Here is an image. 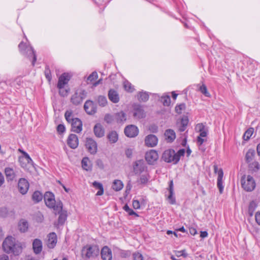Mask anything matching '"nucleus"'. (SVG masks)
<instances>
[{"label":"nucleus","instance_id":"39","mask_svg":"<svg viewBox=\"0 0 260 260\" xmlns=\"http://www.w3.org/2000/svg\"><path fill=\"white\" fill-rule=\"evenodd\" d=\"M140 102H146L149 99V95L146 92H140L138 95Z\"/></svg>","mask_w":260,"mask_h":260},{"label":"nucleus","instance_id":"60","mask_svg":"<svg viewBox=\"0 0 260 260\" xmlns=\"http://www.w3.org/2000/svg\"><path fill=\"white\" fill-rule=\"evenodd\" d=\"M255 218L256 223L260 225V212H257L255 215Z\"/></svg>","mask_w":260,"mask_h":260},{"label":"nucleus","instance_id":"61","mask_svg":"<svg viewBox=\"0 0 260 260\" xmlns=\"http://www.w3.org/2000/svg\"><path fill=\"white\" fill-rule=\"evenodd\" d=\"M200 136H198L197 138V142L199 145H201L204 142L205 140Z\"/></svg>","mask_w":260,"mask_h":260},{"label":"nucleus","instance_id":"64","mask_svg":"<svg viewBox=\"0 0 260 260\" xmlns=\"http://www.w3.org/2000/svg\"><path fill=\"white\" fill-rule=\"evenodd\" d=\"M0 260H9V259L7 255L2 254L0 255Z\"/></svg>","mask_w":260,"mask_h":260},{"label":"nucleus","instance_id":"25","mask_svg":"<svg viewBox=\"0 0 260 260\" xmlns=\"http://www.w3.org/2000/svg\"><path fill=\"white\" fill-rule=\"evenodd\" d=\"M223 171L221 169H220L218 172V177H217V185L219 189V191L220 194L223 192L224 186L223 185Z\"/></svg>","mask_w":260,"mask_h":260},{"label":"nucleus","instance_id":"4","mask_svg":"<svg viewBox=\"0 0 260 260\" xmlns=\"http://www.w3.org/2000/svg\"><path fill=\"white\" fill-rule=\"evenodd\" d=\"M18 48L21 54L27 56L29 60L32 59V65L34 66L37 60V56L33 48L22 42L19 44Z\"/></svg>","mask_w":260,"mask_h":260},{"label":"nucleus","instance_id":"45","mask_svg":"<svg viewBox=\"0 0 260 260\" xmlns=\"http://www.w3.org/2000/svg\"><path fill=\"white\" fill-rule=\"evenodd\" d=\"M98 102L99 104L103 107L105 106L107 103L106 98L102 95H100L98 97Z\"/></svg>","mask_w":260,"mask_h":260},{"label":"nucleus","instance_id":"23","mask_svg":"<svg viewBox=\"0 0 260 260\" xmlns=\"http://www.w3.org/2000/svg\"><path fill=\"white\" fill-rule=\"evenodd\" d=\"M164 135L165 140L169 143L173 142L176 139V133L172 129H167L166 130Z\"/></svg>","mask_w":260,"mask_h":260},{"label":"nucleus","instance_id":"50","mask_svg":"<svg viewBox=\"0 0 260 260\" xmlns=\"http://www.w3.org/2000/svg\"><path fill=\"white\" fill-rule=\"evenodd\" d=\"M250 168L253 171L256 172L259 169V165L258 162L254 161L249 165Z\"/></svg>","mask_w":260,"mask_h":260},{"label":"nucleus","instance_id":"7","mask_svg":"<svg viewBox=\"0 0 260 260\" xmlns=\"http://www.w3.org/2000/svg\"><path fill=\"white\" fill-rule=\"evenodd\" d=\"M242 187L247 191H251L255 187V182L253 178L250 175H243L241 179Z\"/></svg>","mask_w":260,"mask_h":260},{"label":"nucleus","instance_id":"14","mask_svg":"<svg viewBox=\"0 0 260 260\" xmlns=\"http://www.w3.org/2000/svg\"><path fill=\"white\" fill-rule=\"evenodd\" d=\"M70 76L68 73H63L58 78L57 87L58 88H61L64 87L68 84L70 80Z\"/></svg>","mask_w":260,"mask_h":260},{"label":"nucleus","instance_id":"37","mask_svg":"<svg viewBox=\"0 0 260 260\" xmlns=\"http://www.w3.org/2000/svg\"><path fill=\"white\" fill-rule=\"evenodd\" d=\"M255 152L254 149H249L245 156L246 161L249 162L252 161L255 156Z\"/></svg>","mask_w":260,"mask_h":260},{"label":"nucleus","instance_id":"18","mask_svg":"<svg viewBox=\"0 0 260 260\" xmlns=\"http://www.w3.org/2000/svg\"><path fill=\"white\" fill-rule=\"evenodd\" d=\"M67 144L71 148H76L79 144V140L77 136L75 134H70L67 140Z\"/></svg>","mask_w":260,"mask_h":260},{"label":"nucleus","instance_id":"54","mask_svg":"<svg viewBox=\"0 0 260 260\" xmlns=\"http://www.w3.org/2000/svg\"><path fill=\"white\" fill-rule=\"evenodd\" d=\"M98 75L96 72H92L87 78V80L90 82L94 81L98 78Z\"/></svg>","mask_w":260,"mask_h":260},{"label":"nucleus","instance_id":"58","mask_svg":"<svg viewBox=\"0 0 260 260\" xmlns=\"http://www.w3.org/2000/svg\"><path fill=\"white\" fill-rule=\"evenodd\" d=\"M133 150L131 148H128L125 150V155L126 156L130 158L132 157L133 155Z\"/></svg>","mask_w":260,"mask_h":260},{"label":"nucleus","instance_id":"17","mask_svg":"<svg viewBox=\"0 0 260 260\" xmlns=\"http://www.w3.org/2000/svg\"><path fill=\"white\" fill-rule=\"evenodd\" d=\"M57 236L55 233L52 232L47 235V245L50 249L53 248L57 243Z\"/></svg>","mask_w":260,"mask_h":260},{"label":"nucleus","instance_id":"51","mask_svg":"<svg viewBox=\"0 0 260 260\" xmlns=\"http://www.w3.org/2000/svg\"><path fill=\"white\" fill-rule=\"evenodd\" d=\"M185 109V105L183 103L177 105L175 107V111L178 114H181L183 110Z\"/></svg>","mask_w":260,"mask_h":260},{"label":"nucleus","instance_id":"59","mask_svg":"<svg viewBox=\"0 0 260 260\" xmlns=\"http://www.w3.org/2000/svg\"><path fill=\"white\" fill-rule=\"evenodd\" d=\"M19 151L22 153V154H23L25 158H26V159L27 160L28 162H29V160H30V161L32 160V159L30 158V157L29 156V155L26 152H25L23 150H21L20 149H19Z\"/></svg>","mask_w":260,"mask_h":260},{"label":"nucleus","instance_id":"13","mask_svg":"<svg viewBox=\"0 0 260 260\" xmlns=\"http://www.w3.org/2000/svg\"><path fill=\"white\" fill-rule=\"evenodd\" d=\"M29 184L25 178H20L18 183V188L20 192L22 194H26L29 189Z\"/></svg>","mask_w":260,"mask_h":260},{"label":"nucleus","instance_id":"56","mask_svg":"<svg viewBox=\"0 0 260 260\" xmlns=\"http://www.w3.org/2000/svg\"><path fill=\"white\" fill-rule=\"evenodd\" d=\"M133 206L136 209H138L140 208V204L138 200H134L133 201Z\"/></svg>","mask_w":260,"mask_h":260},{"label":"nucleus","instance_id":"8","mask_svg":"<svg viewBox=\"0 0 260 260\" xmlns=\"http://www.w3.org/2000/svg\"><path fill=\"white\" fill-rule=\"evenodd\" d=\"M86 93L85 90H77L71 97V103L75 105H78L81 104L83 100L86 98Z\"/></svg>","mask_w":260,"mask_h":260},{"label":"nucleus","instance_id":"41","mask_svg":"<svg viewBox=\"0 0 260 260\" xmlns=\"http://www.w3.org/2000/svg\"><path fill=\"white\" fill-rule=\"evenodd\" d=\"M254 129L253 128H248L243 135V139L245 141H248V140H249V139L252 135Z\"/></svg>","mask_w":260,"mask_h":260},{"label":"nucleus","instance_id":"24","mask_svg":"<svg viewBox=\"0 0 260 260\" xmlns=\"http://www.w3.org/2000/svg\"><path fill=\"white\" fill-rule=\"evenodd\" d=\"M34 252L36 254H39L42 250V242L39 239H35L32 242Z\"/></svg>","mask_w":260,"mask_h":260},{"label":"nucleus","instance_id":"52","mask_svg":"<svg viewBox=\"0 0 260 260\" xmlns=\"http://www.w3.org/2000/svg\"><path fill=\"white\" fill-rule=\"evenodd\" d=\"M256 207V205L254 201H252L250 203L249 205L248 211L250 216L252 215V213L255 210Z\"/></svg>","mask_w":260,"mask_h":260},{"label":"nucleus","instance_id":"6","mask_svg":"<svg viewBox=\"0 0 260 260\" xmlns=\"http://www.w3.org/2000/svg\"><path fill=\"white\" fill-rule=\"evenodd\" d=\"M63 204L61 201H59L57 203V206H56V208H54V213L55 214H59V217L58 218L57 224L58 225H63L65 221L67 220L68 217L67 211L66 210H63Z\"/></svg>","mask_w":260,"mask_h":260},{"label":"nucleus","instance_id":"26","mask_svg":"<svg viewBox=\"0 0 260 260\" xmlns=\"http://www.w3.org/2000/svg\"><path fill=\"white\" fill-rule=\"evenodd\" d=\"M109 100L114 103H117L119 101V95L116 91L110 89L108 92Z\"/></svg>","mask_w":260,"mask_h":260},{"label":"nucleus","instance_id":"49","mask_svg":"<svg viewBox=\"0 0 260 260\" xmlns=\"http://www.w3.org/2000/svg\"><path fill=\"white\" fill-rule=\"evenodd\" d=\"M119 254L121 257L126 258L131 256V252L129 250H120Z\"/></svg>","mask_w":260,"mask_h":260},{"label":"nucleus","instance_id":"31","mask_svg":"<svg viewBox=\"0 0 260 260\" xmlns=\"http://www.w3.org/2000/svg\"><path fill=\"white\" fill-rule=\"evenodd\" d=\"M196 129L200 132V136L201 137H206L207 136L208 130L203 123H199L196 126Z\"/></svg>","mask_w":260,"mask_h":260},{"label":"nucleus","instance_id":"63","mask_svg":"<svg viewBox=\"0 0 260 260\" xmlns=\"http://www.w3.org/2000/svg\"><path fill=\"white\" fill-rule=\"evenodd\" d=\"M189 233L192 235H195L197 233V231L195 228H190L189 229Z\"/></svg>","mask_w":260,"mask_h":260},{"label":"nucleus","instance_id":"2","mask_svg":"<svg viewBox=\"0 0 260 260\" xmlns=\"http://www.w3.org/2000/svg\"><path fill=\"white\" fill-rule=\"evenodd\" d=\"M185 150L184 149H181L175 152L173 149H168L165 150L162 154V159L167 162H172L174 164H177L181 156L184 155Z\"/></svg>","mask_w":260,"mask_h":260},{"label":"nucleus","instance_id":"15","mask_svg":"<svg viewBox=\"0 0 260 260\" xmlns=\"http://www.w3.org/2000/svg\"><path fill=\"white\" fill-rule=\"evenodd\" d=\"M158 155L155 150H151L147 152L145 154V159L148 163L150 165H152L154 162L157 160Z\"/></svg>","mask_w":260,"mask_h":260},{"label":"nucleus","instance_id":"48","mask_svg":"<svg viewBox=\"0 0 260 260\" xmlns=\"http://www.w3.org/2000/svg\"><path fill=\"white\" fill-rule=\"evenodd\" d=\"M123 209L125 211H126L129 215H135L136 216H138V215L134 212L132 209H131L129 206L126 204L125 205Z\"/></svg>","mask_w":260,"mask_h":260},{"label":"nucleus","instance_id":"22","mask_svg":"<svg viewBox=\"0 0 260 260\" xmlns=\"http://www.w3.org/2000/svg\"><path fill=\"white\" fill-rule=\"evenodd\" d=\"M145 169V166L144 161L142 160H138L135 162L134 166V171L135 174H140Z\"/></svg>","mask_w":260,"mask_h":260},{"label":"nucleus","instance_id":"11","mask_svg":"<svg viewBox=\"0 0 260 260\" xmlns=\"http://www.w3.org/2000/svg\"><path fill=\"white\" fill-rule=\"evenodd\" d=\"M85 147L88 150V152L91 154H94L97 152V143L92 138H86L85 141Z\"/></svg>","mask_w":260,"mask_h":260},{"label":"nucleus","instance_id":"42","mask_svg":"<svg viewBox=\"0 0 260 260\" xmlns=\"http://www.w3.org/2000/svg\"><path fill=\"white\" fill-rule=\"evenodd\" d=\"M123 86L125 90L128 92H132L134 90V87L132 84L127 81H124Z\"/></svg>","mask_w":260,"mask_h":260},{"label":"nucleus","instance_id":"38","mask_svg":"<svg viewBox=\"0 0 260 260\" xmlns=\"http://www.w3.org/2000/svg\"><path fill=\"white\" fill-rule=\"evenodd\" d=\"M42 199L43 195L41 192L39 191H35L32 196V199L36 203L39 202L42 200Z\"/></svg>","mask_w":260,"mask_h":260},{"label":"nucleus","instance_id":"57","mask_svg":"<svg viewBox=\"0 0 260 260\" xmlns=\"http://www.w3.org/2000/svg\"><path fill=\"white\" fill-rule=\"evenodd\" d=\"M65 126L63 124H60L57 127V131L59 133H62L65 131Z\"/></svg>","mask_w":260,"mask_h":260},{"label":"nucleus","instance_id":"21","mask_svg":"<svg viewBox=\"0 0 260 260\" xmlns=\"http://www.w3.org/2000/svg\"><path fill=\"white\" fill-rule=\"evenodd\" d=\"M93 133L96 137L102 138L105 135V129L101 123H98L94 126Z\"/></svg>","mask_w":260,"mask_h":260},{"label":"nucleus","instance_id":"32","mask_svg":"<svg viewBox=\"0 0 260 260\" xmlns=\"http://www.w3.org/2000/svg\"><path fill=\"white\" fill-rule=\"evenodd\" d=\"M169 196H168V199L170 204H174L176 203L175 198L174 197V191H173V181L170 182L169 184Z\"/></svg>","mask_w":260,"mask_h":260},{"label":"nucleus","instance_id":"47","mask_svg":"<svg viewBox=\"0 0 260 260\" xmlns=\"http://www.w3.org/2000/svg\"><path fill=\"white\" fill-rule=\"evenodd\" d=\"M200 91L206 96L210 97V94L208 91L207 88L205 84H203L200 86Z\"/></svg>","mask_w":260,"mask_h":260},{"label":"nucleus","instance_id":"9","mask_svg":"<svg viewBox=\"0 0 260 260\" xmlns=\"http://www.w3.org/2000/svg\"><path fill=\"white\" fill-rule=\"evenodd\" d=\"M132 113L134 118L137 119L143 118L146 116V113L143 106L139 104H135L133 105Z\"/></svg>","mask_w":260,"mask_h":260},{"label":"nucleus","instance_id":"28","mask_svg":"<svg viewBox=\"0 0 260 260\" xmlns=\"http://www.w3.org/2000/svg\"><path fill=\"white\" fill-rule=\"evenodd\" d=\"M5 173L6 176V178L8 181L13 180L16 177V174L14 170L12 168L9 167L5 168Z\"/></svg>","mask_w":260,"mask_h":260},{"label":"nucleus","instance_id":"16","mask_svg":"<svg viewBox=\"0 0 260 260\" xmlns=\"http://www.w3.org/2000/svg\"><path fill=\"white\" fill-rule=\"evenodd\" d=\"M158 143L157 137L154 135L150 134L147 136L145 139V144L149 147H153L155 146Z\"/></svg>","mask_w":260,"mask_h":260},{"label":"nucleus","instance_id":"40","mask_svg":"<svg viewBox=\"0 0 260 260\" xmlns=\"http://www.w3.org/2000/svg\"><path fill=\"white\" fill-rule=\"evenodd\" d=\"M105 121L108 124H111L115 121V115L106 114L104 117Z\"/></svg>","mask_w":260,"mask_h":260},{"label":"nucleus","instance_id":"43","mask_svg":"<svg viewBox=\"0 0 260 260\" xmlns=\"http://www.w3.org/2000/svg\"><path fill=\"white\" fill-rule=\"evenodd\" d=\"M58 89L59 95L63 97L67 96L68 95L70 90V88L68 87H62L61 88Z\"/></svg>","mask_w":260,"mask_h":260},{"label":"nucleus","instance_id":"46","mask_svg":"<svg viewBox=\"0 0 260 260\" xmlns=\"http://www.w3.org/2000/svg\"><path fill=\"white\" fill-rule=\"evenodd\" d=\"M161 101L164 106H168L171 103V99L169 95L162 96L161 98Z\"/></svg>","mask_w":260,"mask_h":260},{"label":"nucleus","instance_id":"44","mask_svg":"<svg viewBox=\"0 0 260 260\" xmlns=\"http://www.w3.org/2000/svg\"><path fill=\"white\" fill-rule=\"evenodd\" d=\"M149 180V176L147 175H142L140 176L138 182L141 184H146Z\"/></svg>","mask_w":260,"mask_h":260},{"label":"nucleus","instance_id":"29","mask_svg":"<svg viewBox=\"0 0 260 260\" xmlns=\"http://www.w3.org/2000/svg\"><path fill=\"white\" fill-rule=\"evenodd\" d=\"M114 115L115 121L117 123H123L126 120V114L122 111L115 113Z\"/></svg>","mask_w":260,"mask_h":260},{"label":"nucleus","instance_id":"20","mask_svg":"<svg viewBox=\"0 0 260 260\" xmlns=\"http://www.w3.org/2000/svg\"><path fill=\"white\" fill-rule=\"evenodd\" d=\"M101 254L103 260H112V251L108 246H104L102 249Z\"/></svg>","mask_w":260,"mask_h":260},{"label":"nucleus","instance_id":"36","mask_svg":"<svg viewBox=\"0 0 260 260\" xmlns=\"http://www.w3.org/2000/svg\"><path fill=\"white\" fill-rule=\"evenodd\" d=\"M92 185L93 187L99 189V191L96 192V196H102L104 193V188L102 183L98 182L97 181H94L93 182Z\"/></svg>","mask_w":260,"mask_h":260},{"label":"nucleus","instance_id":"33","mask_svg":"<svg viewBox=\"0 0 260 260\" xmlns=\"http://www.w3.org/2000/svg\"><path fill=\"white\" fill-rule=\"evenodd\" d=\"M123 187V183L120 180L118 179L114 180L113 182L112 188L116 191L121 190Z\"/></svg>","mask_w":260,"mask_h":260},{"label":"nucleus","instance_id":"55","mask_svg":"<svg viewBox=\"0 0 260 260\" xmlns=\"http://www.w3.org/2000/svg\"><path fill=\"white\" fill-rule=\"evenodd\" d=\"M45 75L47 79L49 81H50L51 80V74L48 67H46L45 68Z\"/></svg>","mask_w":260,"mask_h":260},{"label":"nucleus","instance_id":"34","mask_svg":"<svg viewBox=\"0 0 260 260\" xmlns=\"http://www.w3.org/2000/svg\"><path fill=\"white\" fill-rule=\"evenodd\" d=\"M82 167L84 170L89 171L91 170V164L88 157H84L82 160Z\"/></svg>","mask_w":260,"mask_h":260},{"label":"nucleus","instance_id":"1","mask_svg":"<svg viewBox=\"0 0 260 260\" xmlns=\"http://www.w3.org/2000/svg\"><path fill=\"white\" fill-rule=\"evenodd\" d=\"M3 247L6 252H12L15 255H18L21 252L22 249L21 244L16 242L12 236H8L5 239L3 243Z\"/></svg>","mask_w":260,"mask_h":260},{"label":"nucleus","instance_id":"12","mask_svg":"<svg viewBox=\"0 0 260 260\" xmlns=\"http://www.w3.org/2000/svg\"><path fill=\"white\" fill-rule=\"evenodd\" d=\"M124 134L127 137L134 138L138 135L139 129L134 125H129L125 127Z\"/></svg>","mask_w":260,"mask_h":260},{"label":"nucleus","instance_id":"19","mask_svg":"<svg viewBox=\"0 0 260 260\" xmlns=\"http://www.w3.org/2000/svg\"><path fill=\"white\" fill-rule=\"evenodd\" d=\"M84 108L86 113L88 114L92 115L94 114L96 111V107L91 101H87L84 104Z\"/></svg>","mask_w":260,"mask_h":260},{"label":"nucleus","instance_id":"53","mask_svg":"<svg viewBox=\"0 0 260 260\" xmlns=\"http://www.w3.org/2000/svg\"><path fill=\"white\" fill-rule=\"evenodd\" d=\"M134 260H143L142 254L139 252H136L133 254Z\"/></svg>","mask_w":260,"mask_h":260},{"label":"nucleus","instance_id":"3","mask_svg":"<svg viewBox=\"0 0 260 260\" xmlns=\"http://www.w3.org/2000/svg\"><path fill=\"white\" fill-rule=\"evenodd\" d=\"M64 117L67 122L71 125V131L80 133L82 131V122L78 118L74 117L73 112L72 110H67L64 114Z\"/></svg>","mask_w":260,"mask_h":260},{"label":"nucleus","instance_id":"35","mask_svg":"<svg viewBox=\"0 0 260 260\" xmlns=\"http://www.w3.org/2000/svg\"><path fill=\"white\" fill-rule=\"evenodd\" d=\"M19 230L21 232L24 233L26 232L28 228V222L24 219L20 220L18 224Z\"/></svg>","mask_w":260,"mask_h":260},{"label":"nucleus","instance_id":"10","mask_svg":"<svg viewBox=\"0 0 260 260\" xmlns=\"http://www.w3.org/2000/svg\"><path fill=\"white\" fill-rule=\"evenodd\" d=\"M44 201L46 205L49 208L53 209L54 210V208H56L57 206V203L54 198V194L51 192H46L44 196Z\"/></svg>","mask_w":260,"mask_h":260},{"label":"nucleus","instance_id":"27","mask_svg":"<svg viewBox=\"0 0 260 260\" xmlns=\"http://www.w3.org/2000/svg\"><path fill=\"white\" fill-rule=\"evenodd\" d=\"M6 83L11 87H14L18 89L21 86L23 81L20 78H17L12 81L10 80H7L6 81Z\"/></svg>","mask_w":260,"mask_h":260},{"label":"nucleus","instance_id":"62","mask_svg":"<svg viewBox=\"0 0 260 260\" xmlns=\"http://www.w3.org/2000/svg\"><path fill=\"white\" fill-rule=\"evenodd\" d=\"M181 124L182 125L186 126L188 124V119L186 118H182L181 120Z\"/></svg>","mask_w":260,"mask_h":260},{"label":"nucleus","instance_id":"5","mask_svg":"<svg viewBox=\"0 0 260 260\" xmlns=\"http://www.w3.org/2000/svg\"><path fill=\"white\" fill-rule=\"evenodd\" d=\"M99 253V249L95 245H87L81 250V255L85 260L96 256Z\"/></svg>","mask_w":260,"mask_h":260},{"label":"nucleus","instance_id":"30","mask_svg":"<svg viewBox=\"0 0 260 260\" xmlns=\"http://www.w3.org/2000/svg\"><path fill=\"white\" fill-rule=\"evenodd\" d=\"M107 138L110 143H115L118 139V135L116 131L110 132L107 135Z\"/></svg>","mask_w":260,"mask_h":260}]
</instances>
